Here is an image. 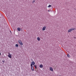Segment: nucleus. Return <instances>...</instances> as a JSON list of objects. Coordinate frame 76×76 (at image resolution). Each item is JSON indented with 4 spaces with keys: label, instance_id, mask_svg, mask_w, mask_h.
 Segmentation results:
<instances>
[{
    "label": "nucleus",
    "instance_id": "16",
    "mask_svg": "<svg viewBox=\"0 0 76 76\" xmlns=\"http://www.w3.org/2000/svg\"><path fill=\"white\" fill-rule=\"evenodd\" d=\"M34 2H35V1H34V0L33 1H32V3H34Z\"/></svg>",
    "mask_w": 76,
    "mask_h": 76
},
{
    "label": "nucleus",
    "instance_id": "21",
    "mask_svg": "<svg viewBox=\"0 0 76 76\" xmlns=\"http://www.w3.org/2000/svg\"><path fill=\"white\" fill-rule=\"evenodd\" d=\"M0 56H1V53L0 52Z\"/></svg>",
    "mask_w": 76,
    "mask_h": 76
},
{
    "label": "nucleus",
    "instance_id": "12",
    "mask_svg": "<svg viewBox=\"0 0 76 76\" xmlns=\"http://www.w3.org/2000/svg\"><path fill=\"white\" fill-rule=\"evenodd\" d=\"M37 40H38V41H40V38L38 37L37 38Z\"/></svg>",
    "mask_w": 76,
    "mask_h": 76
},
{
    "label": "nucleus",
    "instance_id": "20",
    "mask_svg": "<svg viewBox=\"0 0 76 76\" xmlns=\"http://www.w3.org/2000/svg\"><path fill=\"white\" fill-rule=\"evenodd\" d=\"M50 10H48V12H50Z\"/></svg>",
    "mask_w": 76,
    "mask_h": 76
},
{
    "label": "nucleus",
    "instance_id": "15",
    "mask_svg": "<svg viewBox=\"0 0 76 76\" xmlns=\"http://www.w3.org/2000/svg\"><path fill=\"white\" fill-rule=\"evenodd\" d=\"M33 64H31V67H33V66H33Z\"/></svg>",
    "mask_w": 76,
    "mask_h": 76
},
{
    "label": "nucleus",
    "instance_id": "3",
    "mask_svg": "<svg viewBox=\"0 0 76 76\" xmlns=\"http://www.w3.org/2000/svg\"><path fill=\"white\" fill-rule=\"evenodd\" d=\"M8 56L10 58H12V55H11V54H10V53H9L8 55Z\"/></svg>",
    "mask_w": 76,
    "mask_h": 76
},
{
    "label": "nucleus",
    "instance_id": "23",
    "mask_svg": "<svg viewBox=\"0 0 76 76\" xmlns=\"http://www.w3.org/2000/svg\"><path fill=\"white\" fill-rule=\"evenodd\" d=\"M61 76L60 75V76Z\"/></svg>",
    "mask_w": 76,
    "mask_h": 76
},
{
    "label": "nucleus",
    "instance_id": "6",
    "mask_svg": "<svg viewBox=\"0 0 76 76\" xmlns=\"http://www.w3.org/2000/svg\"><path fill=\"white\" fill-rule=\"evenodd\" d=\"M31 70H32V71H34V66H32L31 67Z\"/></svg>",
    "mask_w": 76,
    "mask_h": 76
},
{
    "label": "nucleus",
    "instance_id": "8",
    "mask_svg": "<svg viewBox=\"0 0 76 76\" xmlns=\"http://www.w3.org/2000/svg\"><path fill=\"white\" fill-rule=\"evenodd\" d=\"M31 64H32L33 65H35V62L33 61L31 62Z\"/></svg>",
    "mask_w": 76,
    "mask_h": 76
},
{
    "label": "nucleus",
    "instance_id": "13",
    "mask_svg": "<svg viewBox=\"0 0 76 76\" xmlns=\"http://www.w3.org/2000/svg\"><path fill=\"white\" fill-rule=\"evenodd\" d=\"M15 47H19V45H18V44H16L15 45Z\"/></svg>",
    "mask_w": 76,
    "mask_h": 76
},
{
    "label": "nucleus",
    "instance_id": "10",
    "mask_svg": "<svg viewBox=\"0 0 76 76\" xmlns=\"http://www.w3.org/2000/svg\"><path fill=\"white\" fill-rule=\"evenodd\" d=\"M34 67H35V69H37V65H34Z\"/></svg>",
    "mask_w": 76,
    "mask_h": 76
},
{
    "label": "nucleus",
    "instance_id": "5",
    "mask_svg": "<svg viewBox=\"0 0 76 76\" xmlns=\"http://www.w3.org/2000/svg\"><path fill=\"white\" fill-rule=\"evenodd\" d=\"M50 71H52V72H53V69L51 67H50Z\"/></svg>",
    "mask_w": 76,
    "mask_h": 76
},
{
    "label": "nucleus",
    "instance_id": "14",
    "mask_svg": "<svg viewBox=\"0 0 76 76\" xmlns=\"http://www.w3.org/2000/svg\"><path fill=\"white\" fill-rule=\"evenodd\" d=\"M52 6L51 5H49L48 7H52Z\"/></svg>",
    "mask_w": 76,
    "mask_h": 76
},
{
    "label": "nucleus",
    "instance_id": "7",
    "mask_svg": "<svg viewBox=\"0 0 76 76\" xmlns=\"http://www.w3.org/2000/svg\"><path fill=\"white\" fill-rule=\"evenodd\" d=\"M39 67L40 68H42L43 67V65L42 64L40 65Z\"/></svg>",
    "mask_w": 76,
    "mask_h": 76
},
{
    "label": "nucleus",
    "instance_id": "18",
    "mask_svg": "<svg viewBox=\"0 0 76 76\" xmlns=\"http://www.w3.org/2000/svg\"><path fill=\"white\" fill-rule=\"evenodd\" d=\"M2 62H3V63H4V61H2Z\"/></svg>",
    "mask_w": 76,
    "mask_h": 76
},
{
    "label": "nucleus",
    "instance_id": "1",
    "mask_svg": "<svg viewBox=\"0 0 76 76\" xmlns=\"http://www.w3.org/2000/svg\"><path fill=\"white\" fill-rule=\"evenodd\" d=\"M75 29V28H71L68 31V32H72V31H74Z\"/></svg>",
    "mask_w": 76,
    "mask_h": 76
},
{
    "label": "nucleus",
    "instance_id": "9",
    "mask_svg": "<svg viewBox=\"0 0 76 76\" xmlns=\"http://www.w3.org/2000/svg\"><path fill=\"white\" fill-rule=\"evenodd\" d=\"M17 30L18 31H20V28L18 27L17 28Z\"/></svg>",
    "mask_w": 76,
    "mask_h": 76
},
{
    "label": "nucleus",
    "instance_id": "17",
    "mask_svg": "<svg viewBox=\"0 0 76 76\" xmlns=\"http://www.w3.org/2000/svg\"><path fill=\"white\" fill-rule=\"evenodd\" d=\"M73 38H74L75 39H76V37H73Z\"/></svg>",
    "mask_w": 76,
    "mask_h": 76
},
{
    "label": "nucleus",
    "instance_id": "22",
    "mask_svg": "<svg viewBox=\"0 0 76 76\" xmlns=\"http://www.w3.org/2000/svg\"><path fill=\"white\" fill-rule=\"evenodd\" d=\"M10 32L11 33H12V32H11V31H10Z\"/></svg>",
    "mask_w": 76,
    "mask_h": 76
},
{
    "label": "nucleus",
    "instance_id": "4",
    "mask_svg": "<svg viewBox=\"0 0 76 76\" xmlns=\"http://www.w3.org/2000/svg\"><path fill=\"white\" fill-rule=\"evenodd\" d=\"M45 29H46V26H44L43 27L42 30V31H45Z\"/></svg>",
    "mask_w": 76,
    "mask_h": 76
},
{
    "label": "nucleus",
    "instance_id": "2",
    "mask_svg": "<svg viewBox=\"0 0 76 76\" xmlns=\"http://www.w3.org/2000/svg\"><path fill=\"white\" fill-rule=\"evenodd\" d=\"M18 43H19V44H20V45H23V43H22V42L21 40H18Z\"/></svg>",
    "mask_w": 76,
    "mask_h": 76
},
{
    "label": "nucleus",
    "instance_id": "11",
    "mask_svg": "<svg viewBox=\"0 0 76 76\" xmlns=\"http://www.w3.org/2000/svg\"><path fill=\"white\" fill-rule=\"evenodd\" d=\"M67 56L68 57V58H70V56L69 54H67Z\"/></svg>",
    "mask_w": 76,
    "mask_h": 76
},
{
    "label": "nucleus",
    "instance_id": "19",
    "mask_svg": "<svg viewBox=\"0 0 76 76\" xmlns=\"http://www.w3.org/2000/svg\"><path fill=\"white\" fill-rule=\"evenodd\" d=\"M71 63V64H73V62H72Z\"/></svg>",
    "mask_w": 76,
    "mask_h": 76
}]
</instances>
